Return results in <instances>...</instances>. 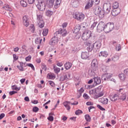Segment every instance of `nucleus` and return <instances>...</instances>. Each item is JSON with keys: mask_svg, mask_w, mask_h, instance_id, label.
Returning a JSON list of instances; mask_svg holds the SVG:
<instances>
[{"mask_svg": "<svg viewBox=\"0 0 128 128\" xmlns=\"http://www.w3.org/2000/svg\"><path fill=\"white\" fill-rule=\"evenodd\" d=\"M62 34V36H66V34H68V32H66V29L60 28L54 33V36L57 38H58V36Z\"/></svg>", "mask_w": 128, "mask_h": 128, "instance_id": "obj_1", "label": "nucleus"}, {"mask_svg": "<svg viewBox=\"0 0 128 128\" xmlns=\"http://www.w3.org/2000/svg\"><path fill=\"white\" fill-rule=\"evenodd\" d=\"M112 77V74H105L102 76V80H110L111 82H116V80Z\"/></svg>", "mask_w": 128, "mask_h": 128, "instance_id": "obj_2", "label": "nucleus"}, {"mask_svg": "<svg viewBox=\"0 0 128 128\" xmlns=\"http://www.w3.org/2000/svg\"><path fill=\"white\" fill-rule=\"evenodd\" d=\"M92 36V32L90 30H86L83 32L82 36V38L83 40H88Z\"/></svg>", "mask_w": 128, "mask_h": 128, "instance_id": "obj_3", "label": "nucleus"}, {"mask_svg": "<svg viewBox=\"0 0 128 128\" xmlns=\"http://www.w3.org/2000/svg\"><path fill=\"white\" fill-rule=\"evenodd\" d=\"M114 25L113 23H107L105 24L104 32H112V30H114Z\"/></svg>", "mask_w": 128, "mask_h": 128, "instance_id": "obj_4", "label": "nucleus"}, {"mask_svg": "<svg viewBox=\"0 0 128 128\" xmlns=\"http://www.w3.org/2000/svg\"><path fill=\"white\" fill-rule=\"evenodd\" d=\"M74 18L77 20H82L84 18V14L82 12H76L74 14Z\"/></svg>", "mask_w": 128, "mask_h": 128, "instance_id": "obj_5", "label": "nucleus"}, {"mask_svg": "<svg viewBox=\"0 0 128 128\" xmlns=\"http://www.w3.org/2000/svg\"><path fill=\"white\" fill-rule=\"evenodd\" d=\"M105 25L106 24H104L103 22H100L97 26V32H102V30L104 32Z\"/></svg>", "mask_w": 128, "mask_h": 128, "instance_id": "obj_6", "label": "nucleus"}, {"mask_svg": "<svg viewBox=\"0 0 128 128\" xmlns=\"http://www.w3.org/2000/svg\"><path fill=\"white\" fill-rule=\"evenodd\" d=\"M36 7L39 10L44 12V10H46V4L44 3V2L41 1L38 2V4L36 5Z\"/></svg>", "mask_w": 128, "mask_h": 128, "instance_id": "obj_7", "label": "nucleus"}, {"mask_svg": "<svg viewBox=\"0 0 128 128\" xmlns=\"http://www.w3.org/2000/svg\"><path fill=\"white\" fill-rule=\"evenodd\" d=\"M92 70V72H96L98 70V60L96 59H94L91 64Z\"/></svg>", "mask_w": 128, "mask_h": 128, "instance_id": "obj_8", "label": "nucleus"}, {"mask_svg": "<svg viewBox=\"0 0 128 128\" xmlns=\"http://www.w3.org/2000/svg\"><path fill=\"white\" fill-rule=\"evenodd\" d=\"M93 47L94 48V50L96 52V50H98L100 48V46H102V42L100 40H97L96 42L92 43Z\"/></svg>", "mask_w": 128, "mask_h": 128, "instance_id": "obj_9", "label": "nucleus"}, {"mask_svg": "<svg viewBox=\"0 0 128 128\" xmlns=\"http://www.w3.org/2000/svg\"><path fill=\"white\" fill-rule=\"evenodd\" d=\"M103 10L104 12L106 14H108L110 12V3H104L103 5Z\"/></svg>", "mask_w": 128, "mask_h": 128, "instance_id": "obj_10", "label": "nucleus"}, {"mask_svg": "<svg viewBox=\"0 0 128 128\" xmlns=\"http://www.w3.org/2000/svg\"><path fill=\"white\" fill-rule=\"evenodd\" d=\"M58 42V37H56L54 36L52 38V40L50 42V46H55L56 44Z\"/></svg>", "mask_w": 128, "mask_h": 128, "instance_id": "obj_11", "label": "nucleus"}, {"mask_svg": "<svg viewBox=\"0 0 128 128\" xmlns=\"http://www.w3.org/2000/svg\"><path fill=\"white\" fill-rule=\"evenodd\" d=\"M82 26H80V24H77L75 26L74 28L73 32L74 34H80V28Z\"/></svg>", "mask_w": 128, "mask_h": 128, "instance_id": "obj_12", "label": "nucleus"}, {"mask_svg": "<svg viewBox=\"0 0 128 128\" xmlns=\"http://www.w3.org/2000/svg\"><path fill=\"white\" fill-rule=\"evenodd\" d=\"M22 22L25 26H28L30 22H28V16H24L22 17Z\"/></svg>", "mask_w": 128, "mask_h": 128, "instance_id": "obj_13", "label": "nucleus"}, {"mask_svg": "<svg viewBox=\"0 0 128 128\" xmlns=\"http://www.w3.org/2000/svg\"><path fill=\"white\" fill-rule=\"evenodd\" d=\"M93 80H94V86H98L100 84V82H102V80L98 76L93 78Z\"/></svg>", "mask_w": 128, "mask_h": 128, "instance_id": "obj_14", "label": "nucleus"}, {"mask_svg": "<svg viewBox=\"0 0 128 128\" xmlns=\"http://www.w3.org/2000/svg\"><path fill=\"white\" fill-rule=\"evenodd\" d=\"M81 58L82 60H88L90 58V54L86 52H82L81 54Z\"/></svg>", "mask_w": 128, "mask_h": 128, "instance_id": "obj_15", "label": "nucleus"}, {"mask_svg": "<svg viewBox=\"0 0 128 128\" xmlns=\"http://www.w3.org/2000/svg\"><path fill=\"white\" fill-rule=\"evenodd\" d=\"M120 12V9H112V14L113 16H116Z\"/></svg>", "mask_w": 128, "mask_h": 128, "instance_id": "obj_16", "label": "nucleus"}, {"mask_svg": "<svg viewBox=\"0 0 128 128\" xmlns=\"http://www.w3.org/2000/svg\"><path fill=\"white\" fill-rule=\"evenodd\" d=\"M92 6H94L92 1V0H89L85 6V10H90Z\"/></svg>", "mask_w": 128, "mask_h": 128, "instance_id": "obj_17", "label": "nucleus"}, {"mask_svg": "<svg viewBox=\"0 0 128 128\" xmlns=\"http://www.w3.org/2000/svg\"><path fill=\"white\" fill-rule=\"evenodd\" d=\"M54 0H46V5L50 8H52V6H54Z\"/></svg>", "mask_w": 128, "mask_h": 128, "instance_id": "obj_18", "label": "nucleus"}, {"mask_svg": "<svg viewBox=\"0 0 128 128\" xmlns=\"http://www.w3.org/2000/svg\"><path fill=\"white\" fill-rule=\"evenodd\" d=\"M100 101L102 104H108V98H102L100 99Z\"/></svg>", "mask_w": 128, "mask_h": 128, "instance_id": "obj_19", "label": "nucleus"}, {"mask_svg": "<svg viewBox=\"0 0 128 128\" xmlns=\"http://www.w3.org/2000/svg\"><path fill=\"white\" fill-rule=\"evenodd\" d=\"M104 14L105 13L104 9H102V8H100L97 16H98L100 18H104Z\"/></svg>", "mask_w": 128, "mask_h": 128, "instance_id": "obj_20", "label": "nucleus"}, {"mask_svg": "<svg viewBox=\"0 0 128 128\" xmlns=\"http://www.w3.org/2000/svg\"><path fill=\"white\" fill-rule=\"evenodd\" d=\"M110 98L112 102H116V100H118V94H114V96H111Z\"/></svg>", "mask_w": 128, "mask_h": 128, "instance_id": "obj_21", "label": "nucleus"}, {"mask_svg": "<svg viewBox=\"0 0 128 128\" xmlns=\"http://www.w3.org/2000/svg\"><path fill=\"white\" fill-rule=\"evenodd\" d=\"M100 8H101L99 6H96L94 8L93 12L96 16H98V12L100 10Z\"/></svg>", "mask_w": 128, "mask_h": 128, "instance_id": "obj_22", "label": "nucleus"}, {"mask_svg": "<svg viewBox=\"0 0 128 128\" xmlns=\"http://www.w3.org/2000/svg\"><path fill=\"white\" fill-rule=\"evenodd\" d=\"M70 102L66 101L64 102V106L66 108L67 110H70Z\"/></svg>", "mask_w": 128, "mask_h": 128, "instance_id": "obj_23", "label": "nucleus"}, {"mask_svg": "<svg viewBox=\"0 0 128 128\" xmlns=\"http://www.w3.org/2000/svg\"><path fill=\"white\" fill-rule=\"evenodd\" d=\"M72 63H70V62H66L64 64V68H65L66 70H68L70 69V68H72Z\"/></svg>", "mask_w": 128, "mask_h": 128, "instance_id": "obj_24", "label": "nucleus"}, {"mask_svg": "<svg viewBox=\"0 0 128 128\" xmlns=\"http://www.w3.org/2000/svg\"><path fill=\"white\" fill-rule=\"evenodd\" d=\"M2 8L3 10H8V12H12V8H10V6L8 4L4 5Z\"/></svg>", "mask_w": 128, "mask_h": 128, "instance_id": "obj_25", "label": "nucleus"}, {"mask_svg": "<svg viewBox=\"0 0 128 128\" xmlns=\"http://www.w3.org/2000/svg\"><path fill=\"white\" fill-rule=\"evenodd\" d=\"M62 0H56V3L54 4L55 8H60V4Z\"/></svg>", "mask_w": 128, "mask_h": 128, "instance_id": "obj_26", "label": "nucleus"}, {"mask_svg": "<svg viewBox=\"0 0 128 128\" xmlns=\"http://www.w3.org/2000/svg\"><path fill=\"white\" fill-rule=\"evenodd\" d=\"M108 54L107 52L104 51V52H101L100 54H99L100 56H104V58H106L108 56Z\"/></svg>", "mask_w": 128, "mask_h": 128, "instance_id": "obj_27", "label": "nucleus"}, {"mask_svg": "<svg viewBox=\"0 0 128 128\" xmlns=\"http://www.w3.org/2000/svg\"><path fill=\"white\" fill-rule=\"evenodd\" d=\"M92 50H94V52L96 50H94V46L92 45V44L87 47V50L88 52H92Z\"/></svg>", "mask_w": 128, "mask_h": 128, "instance_id": "obj_28", "label": "nucleus"}, {"mask_svg": "<svg viewBox=\"0 0 128 128\" xmlns=\"http://www.w3.org/2000/svg\"><path fill=\"white\" fill-rule=\"evenodd\" d=\"M126 76L125 75L124 73H121L119 74V78L121 80H126Z\"/></svg>", "mask_w": 128, "mask_h": 128, "instance_id": "obj_29", "label": "nucleus"}, {"mask_svg": "<svg viewBox=\"0 0 128 128\" xmlns=\"http://www.w3.org/2000/svg\"><path fill=\"white\" fill-rule=\"evenodd\" d=\"M20 5L22 6H23V8H26L28 6V3L24 0H22L20 2Z\"/></svg>", "mask_w": 128, "mask_h": 128, "instance_id": "obj_30", "label": "nucleus"}, {"mask_svg": "<svg viewBox=\"0 0 128 128\" xmlns=\"http://www.w3.org/2000/svg\"><path fill=\"white\" fill-rule=\"evenodd\" d=\"M54 72L56 74H58L60 72V68H58V66H54Z\"/></svg>", "mask_w": 128, "mask_h": 128, "instance_id": "obj_31", "label": "nucleus"}, {"mask_svg": "<svg viewBox=\"0 0 128 128\" xmlns=\"http://www.w3.org/2000/svg\"><path fill=\"white\" fill-rule=\"evenodd\" d=\"M42 39L40 38V37H38L35 40V44H40L42 42Z\"/></svg>", "mask_w": 128, "mask_h": 128, "instance_id": "obj_32", "label": "nucleus"}, {"mask_svg": "<svg viewBox=\"0 0 128 128\" xmlns=\"http://www.w3.org/2000/svg\"><path fill=\"white\" fill-rule=\"evenodd\" d=\"M112 9H120V8H118V2H114L113 4Z\"/></svg>", "mask_w": 128, "mask_h": 128, "instance_id": "obj_33", "label": "nucleus"}, {"mask_svg": "<svg viewBox=\"0 0 128 128\" xmlns=\"http://www.w3.org/2000/svg\"><path fill=\"white\" fill-rule=\"evenodd\" d=\"M120 59V56L118 55H114L112 58V60H114V62H117V60H118Z\"/></svg>", "mask_w": 128, "mask_h": 128, "instance_id": "obj_34", "label": "nucleus"}, {"mask_svg": "<svg viewBox=\"0 0 128 128\" xmlns=\"http://www.w3.org/2000/svg\"><path fill=\"white\" fill-rule=\"evenodd\" d=\"M48 29L45 28L43 30L42 34L44 36H48Z\"/></svg>", "mask_w": 128, "mask_h": 128, "instance_id": "obj_35", "label": "nucleus"}, {"mask_svg": "<svg viewBox=\"0 0 128 128\" xmlns=\"http://www.w3.org/2000/svg\"><path fill=\"white\" fill-rule=\"evenodd\" d=\"M12 89L14 90H17V92H18V90H20V87H18L16 85H14L12 86Z\"/></svg>", "mask_w": 128, "mask_h": 128, "instance_id": "obj_36", "label": "nucleus"}, {"mask_svg": "<svg viewBox=\"0 0 128 128\" xmlns=\"http://www.w3.org/2000/svg\"><path fill=\"white\" fill-rule=\"evenodd\" d=\"M44 11H41L40 10H38L36 12V16H43Z\"/></svg>", "mask_w": 128, "mask_h": 128, "instance_id": "obj_37", "label": "nucleus"}, {"mask_svg": "<svg viewBox=\"0 0 128 128\" xmlns=\"http://www.w3.org/2000/svg\"><path fill=\"white\" fill-rule=\"evenodd\" d=\"M85 120L86 122H90L92 120V118L88 114H86L84 116Z\"/></svg>", "mask_w": 128, "mask_h": 128, "instance_id": "obj_38", "label": "nucleus"}, {"mask_svg": "<svg viewBox=\"0 0 128 128\" xmlns=\"http://www.w3.org/2000/svg\"><path fill=\"white\" fill-rule=\"evenodd\" d=\"M37 24H38L39 25V28H40L44 26V21L37 22Z\"/></svg>", "mask_w": 128, "mask_h": 128, "instance_id": "obj_39", "label": "nucleus"}, {"mask_svg": "<svg viewBox=\"0 0 128 128\" xmlns=\"http://www.w3.org/2000/svg\"><path fill=\"white\" fill-rule=\"evenodd\" d=\"M92 41H86L84 42V44L86 46H92Z\"/></svg>", "mask_w": 128, "mask_h": 128, "instance_id": "obj_40", "label": "nucleus"}, {"mask_svg": "<svg viewBox=\"0 0 128 128\" xmlns=\"http://www.w3.org/2000/svg\"><path fill=\"white\" fill-rule=\"evenodd\" d=\"M52 14H54L52 11H50V10H47L46 12V15L47 16H52Z\"/></svg>", "mask_w": 128, "mask_h": 128, "instance_id": "obj_41", "label": "nucleus"}, {"mask_svg": "<svg viewBox=\"0 0 128 128\" xmlns=\"http://www.w3.org/2000/svg\"><path fill=\"white\" fill-rule=\"evenodd\" d=\"M116 50H118V52H120V50H122V46H120V44H116Z\"/></svg>", "mask_w": 128, "mask_h": 128, "instance_id": "obj_42", "label": "nucleus"}, {"mask_svg": "<svg viewBox=\"0 0 128 128\" xmlns=\"http://www.w3.org/2000/svg\"><path fill=\"white\" fill-rule=\"evenodd\" d=\"M37 16V18H36L37 22L44 21V20H42V16Z\"/></svg>", "mask_w": 128, "mask_h": 128, "instance_id": "obj_43", "label": "nucleus"}, {"mask_svg": "<svg viewBox=\"0 0 128 128\" xmlns=\"http://www.w3.org/2000/svg\"><path fill=\"white\" fill-rule=\"evenodd\" d=\"M27 66H29L30 68H31L32 70H34V66L32 64L29 63L26 64Z\"/></svg>", "mask_w": 128, "mask_h": 128, "instance_id": "obj_44", "label": "nucleus"}, {"mask_svg": "<svg viewBox=\"0 0 128 128\" xmlns=\"http://www.w3.org/2000/svg\"><path fill=\"white\" fill-rule=\"evenodd\" d=\"M82 114V111L80 110H78L75 112V114H76V116H78L79 114Z\"/></svg>", "mask_w": 128, "mask_h": 128, "instance_id": "obj_45", "label": "nucleus"}, {"mask_svg": "<svg viewBox=\"0 0 128 128\" xmlns=\"http://www.w3.org/2000/svg\"><path fill=\"white\" fill-rule=\"evenodd\" d=\"M92 2V3L94 4H100V0H91Z\"/></svg>", "mask_w": 128, "mask_h": 128, "instance_id": "obj_46", "label": "nucleus"}, {"mask_svg": "<svg viewBox=\"0 0 128 128\" xmlns=\"http://www.w3.org/2000/svg\"><path fill=\"white\" fill-rule=\"evenodd\" d=\"M39 108H38L36 107V106H34L32 108V112H38L39 110Z\"/></svg>", "mask_w": 128, "mask_h": 128, "instance_id": "obj_47", "label": "nucleus"}, {"mask_svg": "<svg viewBox=\"0 0 128 128\" xmlns=\"http://www.w3.org/2000/svg\"><path fill=\"white\" fill-rule=\"evenodd\" d=\"M97 108H99V110H106V109L104 108H102V106L100 104L97 105Z\"/></svg>", "mask_w": 128, "mask_h": 128, "instance_id": "obj_48", "label": "nucleus"}, {"mask_svg": "<svg viewBox=\"0 0 128 128\" xmlns=\"http://www.w3.org/2000/svg\"><path fill=\"white\" fill-rule=\"evenodd\" d=\"M83 98H84L85 100H88V98H90V96H88V94L85 93L83 94Z\"/></svg>", "mask_w": 128, "mask_h": 128, "instance_id": "obj_49", "label": "nucleus"}, {"mask_svg": "<svg viewBox=\"0 0 128 128\" xmlns=\"http://www.w3.org/2000/svg\"><path fill=\"white\" fill-rule=\"evenodd\" d=\"M49 84H50V86H52V88H54L55 84L54 82L50 80V81H49Z\"/></svg>", "mask_w": 128, "mask_h": 128, "instance_id": "obj_50", "label": "nucleus"}, {"mask_svg": "<svg viewBox=\"0 0 128 128\" xmlns=\"http://www.w3.org/2000/svg\"><path fill=\"white\" fill-rule=\"evenodd\" d=\"M26 2H28L29 4H32L34 2L35 0H26Z\"/></svg>", "mask_w": 128, "mask_h": 128, "instance_id": "obj_51", "label": "nucleus"}, {"mask_svg": "<svg viewBox=\"0 0 128 128\" xmlns=\"http://www.w3.org/2000/svg\"><path fill=\"white\" fill-rule=\"evenodd\" d=\"M96 22H94L92 24L91 26V29L92 30H94V28H96Z\"/></svg>", "mask_w": 128, "mask_h": 128, "instance_id": "obj_52", "label": "nucleus"}, {"mask_svg": "<svg viewBox=\"0 0 128 128\" xmlns=\"http://www.w3.org/2000/svg\"><path fill=\"white\" fill-rule=\"evenodd\" d=\"M48 120H50V122H54V116H50L48 118Z\"/></svg>", "mask_w": 128, "mask_h": 128, "instance_id": "obj_53", "label": "nucleus"}, {"mask_svg": "<svg viewBox=\"0 0 128 128\" xmlns=\"http://www.w3.org/2000/svg\"><path fill=\"white\" fill-rule=\"evenodd\" d=\"M16 68H18L19 70H20V72H24V67H22V66H16Z\"/></svg>", "mask_w": 128, "mask_h": 128, "instance_id": "obj_54", "label": "nucleus"}, {"mask_svg": "<svg viewBox=\"0 0 128 128\" xmlns=\"http://www.w3.org/2000/svg\"><path fill=\"white\" fill-rule=\"evenodd\" d=\"M42 68L44 70V72H46V70L48 68H46V66L43 64H42Z\"/></svg>", "mask_w": 128, "mask_h": 128, "instance_id": "obj_55", "label": "nucleus"}, {"mask_svg": "<svg viewBox=\"0 0 128 128\" xmlns=\"http://www.w3.org/2000/svg\"><path fill=\"white\" fill-rule=\"evenodd\" d=\"M17 93H18L17 92L13 90V91H10L9 92V94H10V96H12L13 94H17Z\"/></svg>", "mask_w": 128, "mask_h": 128, "instance_id": "obj_56", "label": "nucleus"}, {"mask_svg": "<svg viewBox=\"0 0 128 128\" xmlns=\"http://www.w3.org/2000/svg\"><path fill=\"white\" fill-rule=\"evenodd\" d=\"M32 60V56H28L26 58V62H30Z\"/></svg>", "mask_w": 128, "mask_h": 128, "instance_id": "obj_57", "label": "nucleus"}, {"mask_svg": "<svg viewBox=\"0 0 128 128\" xmlns=\"http://www.w3.org/2000/svg\"><path fill=\"white\" fill-rule=\"evenodd\" d=\"M22 52H24V50H26V45H23L22 46Z\"/></svg>", "mask_w": 128, "mask_h": 128, "instance_id": "obj_58", "label": "nucleus"}, {"mask_svg": "<svg viewBox=\"0 0 128 128\" xmlns=\"http://www.w3.org/2000/svg\"><path fill=\"white\" fill-rule=\"evenodd\" d=\"M124 74L126 76H128V68L124 70Z\"/></svg>", "mask_w": 128, "mask_h": 128, "instance_id": "obj_59", "label": "nucleus"}, {"mask_svg": "<svg viewBox=\"0 0 128 128\" xmlns=\"http://www.w3.org/2000/svg\"><path fill=\"white\" fill-rule=\"evenodd\" d=\"M13 58H14V60H16L18 58V57L16 56V54H14Z\"/></svg>", "mask_w": 128, "mask_h": 128, "instance_id": "obj_60", "label": "nucleus"}, {"mask_svg": "<svg viewBox=\"0 0 128 128\" xmlns=\"http://www.w3.org/2000/svg\"><path fill=\"white\" fill-rule=\"evenodd\" d=\"M4 114L2 113L0 114V120H2V118H4Z\"/></svg>", "mask_w": 128, "mask_h": 128, "instance_id": "obj_61", "label": "nucleus"}, {"mask_svg": "<svg viewBox=\"0 0 128 128\" xmlns=\"http://www.w3.org/2000/svg\"><path fill=\"white\" fill-rule=\"evenodd\" d=\"M84 92V90L82 88H80V89L79 90V92L80 94H82Z\"/></svg>", "mask_w": 128, "mask_h": 128, "instance_id": "obj_62", "label": "nucleus"}, {"mask_svg": "<svg viewBox=\"0 0 128 128\" xmlns=\"http://www.w3.org/2000/svg\"><path fill=\"white\" fill-rule=\"evenodd\" d=\"M30 28H31V32H34V25H32V26H30Z\"/></svg>", "mask_w": 128, "mask_h": 128, "instance_id": "obj_63", "label": "nucleus"}, {"mask_svg": "<svg viewBox=\"0 0 128 128\" xmlns=\"http://www.w3.org/2000/svg\"><path fill=\"white\" fill-rule=\"evenodd\" d=\"M104 92H100L98 94V98H100V96H104Z\"/></svg>", "mask_w": 128, "mask_h": 128, "instance_id": "obj_64", "label": "nucleus"}]
</instances>
